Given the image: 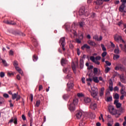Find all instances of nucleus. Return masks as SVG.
Here are the masks:
<instances>
[{"mask_svg":"<svg viewBox=\"0 0 126 126\" xmlns=\"http://www.w3.org/2000/svg\"><path fill=\"white\" fill-rule=\"evenodd\" d=\"M93 73V71L91 70V73L89 74V78H87L86 80L87 81H90V82H92V80L95 82V83H99V80L98 79V77H94L93 79L91 77V74Z\"/></svg>","mask_w":126,"mask_h":126,"instance_id":"2","label":"nucleus"},{"mask_svg":"<svg viewBox=\"0 0 126 126\" xmlns=\"http://www.w3.org/2000/svg\"><path fill=\"white\" fill-rule=\"evenodd\" d=\"M78 103V99L75 98L73 100V103L72 104H73L74 105H76Z\"/></svg>","mask_w":126,"mask_h":126,"instance_id":"29","label":"nucleus"},{"mask_svg":"<svg viewBox=\"0 0 126 126\" xmlns=\"http://www.w3.org/2000/svg\"><path fill=\"white\" fill-rule=\"evenodd\" d=\"M101 47L102 49V51H104V52H106L107 49H106V47H105V45H104V44H101Z\"/></svg>","mask_w":126,"mask_h":126,"instance_id":"41","label":"nucleus"},{"mask_svg":"<svg viewBox=\"0 0 126 126\" xmlns=\"http://www.w3.org/2000/svg\"><path fill=\"white\" fill-rule=\"evenodd\" d=\"M125 44L124 45V50H123V51H124V52H125V53H126V42L125 41Z\"/></svg>","mask_w":126,"mask_h":126,"instance_id":"60","label":"nucleus"},{"mask_svg":"<svg viewBox=\"0 0 126 126\" xmlns=\"http://www.w3.org/2000/svg\"><path fill=\"white\" fill-rule=\"evenodd\" d=\"M33 61V62H36L37 60H38V57H37V55H34L32 57Z\"/></svg>","mask_w":126,"mask_h":126,"instance_id":"36","label":"nucleus"},{"mask_svg":"<svg viewBox=\"0 0 126 126\" xmlns=\"http://www.w3.org/2000/svg\"><path fill=\"white\" fill-rule=\"evenodd\" d=\"M72 68L73 71H74V70H76V67H75V64L73 63V64L72 65Z\"/></svg>","mask_w":126,"mask_h":126,"instance_id":"49","label":"nucleus"},{"mask_svg":"<svg viewBox=\"0 0 126 126\" xmlns=\"http://www.w3.org/2000/svg\"><path fill=\"white\" fill-rule=\"evenodd\" d=\"M105 63L106 65H108V66H110V65H112V63H111L110 62L108 61H105Z\"/></svg>","mask_w":126,"mask_h":126,"instance_id":"43","label":"nucleus"},{"mask_svg":"<svg viewBox=\"0 0 126 126\" xmlns=\"http://www.w3.org/2000/svg\"><path fill=\"white\" fill-rule=\"evenodd\" d=\"M28 117L30 118V120L31 121L30 126H32V113L31 111H30L28 113Z\"/></svg>","mask_w":126,"mask_h":126,"instance_id":"19","label":"nucleus"},{"mask_svg":"<svg viewBox=\"0 0 126 126\" xmlns=\"http://www.w3.org/2000/svg\"><path fill=\"white\" fill-rule=\"evenodd\" d=\"M94 2L96 5H101L103 3V0H96Z\"/></svg>","mask_w":126,"mask_h":126,"instance_id":"16","label":"nucleus"},{"mask_svg":"<svg viewBox=\"0 0 126 126\" xmlns=\"http://www.w3.org/2000/svg\"><path fill=\"white\" fill-rule=\"evenodd\" d=\"M109 86H113V81L112 80V79L110 80Z\"/></svg>","mask_w":126,"mask_h":126,"instance_id":"57","label":"nucleus"},{"mask_svg":"<svg viewBox=\"0 0 126 126\" xmlns=\"http://www.w3.org/2000/svg\"><path fill=\"white\" fill-rule=\"evenodd\" d=\"M21 98V97L20 96V95L18 94V93L12 94V100H15V99H16V101H17L19 100H20Z\"/></svg>","mask_w":126,"mask_h":126,"instance_id":"5","label":"nucleus"},{"mask_svg":"<svg viewBox=\"0 0 126 126\" xmlns=\"http://www.w3.org/2000/svg\"><path fill=\"white\" fill-rule=\"evenodd\" d=\"M0 77L2 78V77H4V73L3 72H1L0 73Z\"/></svg>","mask_w":126,"mask_h":126,"instance_id":"53","label":"nucleus"},{"mask_svg":"<svg viewBox=\"0 0 126 126\" xmlns=\"http://www.w3.org/2000/svg\"><path fill=\"white\" fill-rule=\"evenodd\" d=\"M63 98L64 100H66V99H68V98H69V95H68V94H64L63 96Z\"/></svg>","mask_w":126,"mask_h":126,"instance_id":"34","label":"nucleus"},{"mask_svg":"<svg viewBox=\"0 0 126 126\" xmlns=\"http://www.w3.org/2000/svg\"><path fill=\"white\" fill-rule=\"evenodd\" d=\"M115 110V107L114 106L112 105H109L108 107V111L109 113L111 114V115H115L114 114V112H113Z\"/></svg>","mask_w":126,"mask_h":126,"instance_id":"9","label":"nucleus"},{"mask_svg":"<svg viewBox=\"0 0 126 126\" xmlns=\"http://www.w3.org/2000/svg\"><path fill=\"white\" fill-rule=\"evenodd\" d=\"M80 40H82L83 39V33H82L79 37Z\"/></svg>","mask_w":126,"mask_h":126,"instance_id":"62","label":"nucleus"},{"mask_svg":"<svg viewBox=\"0 0 126 126\" xmlns=\"http://www.w3.org/2000/svg\"><path fill=\"white\" fill-rule=\"evenodd\" d=\"M110 70H111V68L109 67H107L104 70V72L105 73H108V72H109V71H110Z\"/></svg>","mask_w":126,"mask_h":126,"instance_id":"35","label":"nucleus"},{"mask_svg":"<svg viewBox=\"0 0 126 126\" xmlns=\"http://www.w3.org/2000/svg\"><path fill=\"white\" fill-rule=\"evenodd\" d=\"M4 103V98L2 97H0V106L1 104H3Z\"/></svg>","mask_w":126,"mask_h":126,"instance_id":"38","label":"nucleus"},{"mask_svg":"<svg viewBox=\"0 0 126 126\" xmlns=\"http://www.w3.org/2000/svg\"><path fill=\"white\" fill-rule=\"evenodd\" d=\"M118 75H119V74L118 73V72H114L113 73V78H115V77H116V76H118Z\"/></svg>","mask_w":126,"mask_h":126,"instance_id":"47","label":"nucleus"},{"mask_svg":"<svg viewBox=\"0 0 126 126\" xmlns=\"http://www.w3.org/2000/svg\"><path fill=\"white\" fill-rule=\"evenodd\" d=\"M40 104H41V101L37 100L36 101V104H35V107H39L40 105Z\"/></svg>","mask_w":126,"mask_h":126,"instance_id":"42","label":"nucleus"},{"mask_svg":"<svg viewBox=\"0 0 126 126\" xmlns=\"http://www.w3.org/2000/svg\"><path fill=\"white\" fill-rule=\"evenodd\" d=\"M3 96L4 98H8V97H9V95H8L7 94H4Z\"/></svg>","mask_w":126,"mask_h":126,"instance_id":"55","label":"nucleus"},{"mask_svg":"<svg viewBox=\"0 0 126 126\" xmlns=\"http://www.w3.org/2000/svg\"><path fill=\"white\" fill-rule=\"evenodd\" d=\"M93 39H94L95 41H102V39H103V37L102 36V35H100L99 38V36H98V35H95L94 36Z\"/></svg>","mask_w":126,"mask_h":126,"instance_id":"13","label":"nucleus"},{"mask_svg":"<svg viewBox=\"0 0 126 126\" xmlns=\"http://www.w3.org/2000/svg\"><path fill=\"white\" fill-rule=\"evenodd\" d=\"M16 70L19 72V73H20V74H21L22 76H23V72H22V70H21V68H17V69H16Z\"/></svg>","mask_w":126,"mask_h":126,"instance_id":"28","label":"nucleus"},{"mask_svg":"<svg viewBox=\"0 0 126 126\" xmlns=\"http://www.w3.org/2000/svg\"><path fill=\"white\" fill-rule=\"evenodd\" d=\"M67 88L66 89V91H70L71 89H73V86H74V85L73 83H68L67 84Z\"/></svg>","mask_w":126,"mask_h":126,"instance_id":"6","label":"nucleus"},{"mask_svg":"<svg viewBox=\"0 0 126 126\" xmlns=\"http://www.w3.org/2000/svg\"><path fill=\"white\" fill-rule=\"evenodd\" d=\"M79 15L80 16H88L89 15V12L85 10V7H82L79 10Z\"/></svg>","mask_w":126,"mask_h":126,"instance_id":"1","label":"nucleus"},{"mask_svg":"<svg viewBox=\"0 0 126 126\" xmlns=\"http://www.w3.org/2000/svg\"><path fill=\"white\" fill-rule=\"evenodd\" d=\"M121 2H122L124 5H126V0H121Z\"/></svg>","mask_w":126,"mask_h":126,"instance_id":"63","label":"nucleus"},{"mask_svg":"<svg viewBox=\"0 0 126 126\" xmlns=\"http://www.w3.org/2000/svg\"><path fill=\"white\" fill-rule=\"evenodd\" d=\"M32 41L33 42V45L35 47H37L38 46V41H37V39L33 38L32 39Z\"/></svg>","mask_w":126,"mask_h":126,"instance_id":"27","label":"nucleus"},{"mask_svg":"<svg viewBox=\"0 0 126 126\" xmlns=\"http://www.w3.org/2000/svg\"><path fill=\"white\" fill-rule=\"evenodd\" d=\"M115 70H120V64L118 65V66H116L115 67Z\"/></svg>","mask_w":126,"mask_h":126,"instance_id":"51","label":"nucleus"},{"mask_svg":"<svg viewBox=\"0 0 126 126\" xmlns=\"http://www.w3.org/2000/svg\"><path fill=\"white\" fill-rule=\"evenodd\" d=\"M114 105H116L117 109H120L122 107V104L119 102V100H115L114 102Z\"/></svg>","mask_w":126,"mask_h":126,"instance_id":"8","label":"nucleus"},{"mask_svg":"<svg viewBox=\"0 0 126 126\" xmlns=\"http://www.w3.org/2000/svg\"><path fill=\"white\" fill-rule=\"evenodd\" d=\"M113 123H114V121H110L108 123H107L108 126H113Z\"/></svg>","mask_w":126,"mask_h":126,"instance_id":"48","label":"nucleus"},{"mask_svg":"<svg viewBox=\"0 0 126 126\" xmlns=\"http://www.w3.org/2000/svg\"><path fill=\"white\" fill-rule=\"evenodd\" d=\"M84 101L86 103H90L91 102V98L88 97H85Z\"/></svg>","mask_w":126,"mask_h":126,"instance_id":"22","label":"nucleus"},{"mask_svg":"<svg viewBox=\"0 0 126 126\" xmlns=\"http://www.w3.org/2000/svg\"><path fill=\"white\" fill-rule=\"evenodd\" d=\"M91 109H93V110H95L96 108H97V104H96V103L91 104Z\"/></svg>","mask_w":126,"mask_h":126,"instance_id":"26","label":"nucleus"},{"mask_svg":"<svg viewBox=\"0 0 126 126\" xmlns=\"http://www.w3.org/2000/svg\"><path fill=\"white\" fill-rule=\"evenodd\" d=\"M65 28L67 30H70V26H67L66 25H65Z\"/></svg>","mask_w":126,"mask_h":126,"instance_id":"52","label":"nucleus"},{"mask_svg":"<svg viewBox=\"0 0 126 126\" xmlns=\"http://www.w3.org/2000/svg\"><path fill=\"white\" fill-rule=\"evenodd\" d=\"M69 110H70L71 112H73V111H75V105H74L73 103H71L69 105Z\"/></svg>","mask_w":126,"mask_h":126,"instance_id":"11","label":"nucleus"},{"mask_svg":"<svg viewBox=\"0 0 126 126\" xmlns=\"http://www.w3.org/2000/svg\"><path fill=\"white\" fill-rule=\"evenodd\" d=\"M7 75L8 76H13L14 75V74H13L12 72H8Z\"/></svg>","mask_w":126,"mask_h":126,"instance_id":"45","label":"nucleus"},{"mask_svg":"<svg viewBox=\"0 0 126 126\" xmlns=\"http://www.w3.org/2000/svg\"><path fill=\"white\" fill-rule=\"evenodd\" d=\"M88 43L90 45V46H96V43L92 40H89L88 41Z\"/></svg>","mask_w":126,"mask_h":126,"instance_id":"23","label":"nucleus"},{"mask_svg":"<svg viewBox=\"0 0 126 126\" xmlns=\"http://www.w3.org/2000/svg\"><path fill=\"white\" fill-rule=\"evenodd\" d=\"M94 75H96L98 73V68L95 67L94 68Z\"/></svg>","mask_w":126,"mask_h":126,"instance_id":"39","label":"nucleus"},{"mask_svg":"<svg viewBox=\"0 0 126 126\" xmlns=\"http://www.w3.org/2000/svg\"><path fill=\"white\" fill-rule=\"evenodd\" d=\"M38 88L39 91H41V90H43V86H42V85H40L38 87Z\"/></svg>","mask_w":126,"mask_h":126,"instance_id":"56","label":"nucleus"},{"mask_svg":"<svg viewBox=\"0 0 126 126\" xmlns=\"http://www.w3.org/2000/svg\"><path fill=\"white\" fill-rule=\"evenodd\" d=\"M77 54L78 56H80L81 52H80V50L79 49V48L77 49Z\"/></svg>","mask_w":126,"mask_h":126,"instance_id":"50","label":"nucleus"},{"mask_svg":"<svg viewBox=\"0 0 126 126\" xmlns=\"http://www.w3.org/2000/svg\"><path fill=\"white\" fill-rule=\"evenodd\" d=\"M126 9V5L124 4V3H122L121 5L119 7V11L120 12H123L124 10H125Z\"/></svg>","mask_w":126,"mask_h":126,"instance_id":"12","label":"nucleus"},{"mask_svg":"<svg viewBox=\"0 0 126 126\" xmlns=\"http://www.w3.org/2000/svg\"><path fill=\"white\" fill-rule=\"evenodd\" d=\"M104 91H105V88H101L100 91H99V96L100 97H102L104 95Z\"/></svg>","mask_w":126,"mask_h":126,"instance_id":"21","label":"nucleus"},{"mask_svg":"<svg viewBox=\"0 0 126 126\" xmlns=\"http://www.w3.org/2000/svg\"><path fill=\"white\" fill-rule=\"evenodd\" d=\"M102 58H105V56H107V52L105 51L101 54Z\"/></svg>","mask_w":126,"mask_h":126,"instance_id":"46","label":"nucleus"},{"mask_svg":"<svg viewBox=\"0 0 126 126\" xmlns=\"http://www.w3.org/2000/svg\"><path fill=\"white\" fill-rule=\"evenodd\" d=\"M15 125H17V118L15 117L14 119L13 118H12L10 121H9V123H13Z\"/></svg>","mask_w":126,"mask_h":126,"instance_id":"15","label":"nucleus"},{"mask_svg":"<svg viewBox=\"0 0 126 126\" xmlns=\"http://www.w3.org/2000/svg\"><path fill=\"white\" fill-rule=\"evenodd\" d=\"M121 94L122 95H124V96H126V92L124 91V89L123 88L121 89Z\"/></svg>","mask_w":126,"mask_h":126,"instance_id":"31","label":"nucleus"},{"mask_svg":"<svg viewBox=\"0 0 126 126\" xmlns=\"http://www.w3.org/2000/svg\"><path fill=\"white\" fill-rule=\"evenodd\" d=\"M63 71L65 73V72H67V68L64 67L63 68Z\"/></svg>","mask_w":126,"mask_h":126,"instance_id":"64","label":"nucleus"},{"mask_svg":"<svg viewBox=\"0 0 126 126\" xmlns=\"http://www.w3.org/2000/svg\"><path fill=\"white\" fill-rule=\"evenodd\" d=\"M59 43L61 44L63 51H65V48H64L65 45V37H62L59 41Z\"/></svg>","mask_w":126,"mask_h":126,"instance_id":"4","label":"nucleus"},{"mask_svg":"<svg viewBox=\"0 0 126 126\" xmlns=\"http://www.w3.org/2000/svg\"><path fill=\"white\" fill-rule=\"evenodd\" d=\"M4 22L6 23V24H9L10 25H15V24H16V23L12 21H11L10 22L8 21H4Z\"/></svg>","mask_w":126,"mask_h":126,"instance_id":"18","label":"nucleus"},{"mask_svg":"<svg viewBox=\"0 0 126 126\" xmlns=\"http://www.w3.org/2000/svg\"><path fill=\"white\" fill-rule=\"evenodd\" d=\"M1 61L3 65H4V66H7V63H6V61H5V60H4L3 59H1Z\"/></svg>","mask_w":126,"mask_h":126,"instance_id":"40","label":"nucleus"},{"mask_svg":"<svg viewBox=\"0 0 126 126\" xmlns=\"http://www.w3.org/2000/svg\"><path fill=\"white\" fill-rule=\"evenodd\" d=\"M91 90L92 92H90L91 95L93 98H95L96 96H98V94L99 92L98 91V89L95 87H91Z\"/></svg>","mask_w":126,"mask_h":126,"instance_id":"3","label":"nucleus"},{"mask_svg":"<svg viewBox=\"0 0 126 126\" xmlns=\"http://www.w3.org/2000/svg\"><path fill=\"white\" fill-rule=\"evenodd\" d=\"M77 96H78V97H83V94H80V93H78Z\"/></svg>","mask_w":126,"mask_h":126,"instance_id":"61","label":"nucleus"},{"mask_svg":"<svg viewBox=\"0 0 126 126\" xmlns=\"http://www.w3.org/2000/svg\"><path fill=\"white\" fill-rule=\"evenodd\" d=\"M120 98V95L119 94L116 93L115 94L114 96V99H116V100H118Z\"/></svg>","mask_w":126,"mask_h":126,"instance_id":"33","label":"nucleus"},{"mask_svg":"<svg viewBox=\"0 0 126 126\" xmlns=\"http://www.w3.org/2000/svg\"><path fill=\"white\" fill-rule=\"evenodd\" d=\"M95 60L96 61H100L101 60V57L100 56H97L95 57Z\"/></svg>","mask_w":126,"mask_h":126,"instance_id":"58","label":"nucleus"},{"mask_svg":"<svg viewBox=\"0 0 126 126\" xmlns=\"http://www.w3.org/2000/svg\"><path fill=\"white\" fill-rule=\"evenodd\" d=\"M76 43H78V44H80L81 43V40H80L78 38H76Z\"/></svg>","mask_w":126,"mask_h":126,"instance_id":"54","label":"nucleus"},{"mask_svg":"<svg viewBox=\"0 0 126 126\" xmlns=\"http://www.w3.org/2000/svg\"><path fill=\"white\" fill-rule=\"evenodd\" d=\"M13 65L15 67V68H16V69H17V68H19V67L18 66V63L16 61H14Z\"/></svg>","mask_w":126,"mask_h":126,"instance_id":"25","label":"nucleus"},{"mask_svg":"<svg viewBox=\"0 0 126 126\" xmlns=\"http://www.w3.org/2000/svg\"><path fill=\"white\" fill-rule=\"evenodd\" d=\"M112 101H113V97L112 96L107 97L106 102H112Z\"/></svg>","mask_w":126,"mask_h":126,"instance_id":"32","label":"nucleus"},{"mask_svg":"<svg viewBox=\"0 0 126 126\" xmlns=\"http://www.w3.org/2000/svg\"><path fill=\"white\" fill-rule=\"evenodd\" d=\"M84 61L83 59H80V67L81 69H82L83 68L84 66Z\"/></svg>","mask_w":126,"mask_h":126,"instance_id":"17","label":"nucleus"},{"mask_svg":"<svg viewBox=\"0 0 126 126\" xmlns=\"http://www.w3.org/2000/svg\"><path fill=\"white\" fill-rule=\"evenodd\" d=\"M76 116L77 119H80L81 118V117H82V112H78L76 113Z\"/></svg>","mask_w":126,"mask_h":126,"instance_id":"20","label":"nucleus"},{"mask_svg":"<svg viewBox=\"0 0 126 126\" xmlns=\"http://www.w3.org/2000/svg\"><path fill=\"white\" fill-rule=\"evenodd\" d=\"M61 63L62 66H64V65L67 64V60L64 58H62L61 60Z\"/></svg>","mask_w":126,"mask_h":126,"instance_id":"10","label":"nucleus"},{"mask_svg":"<svg viewBox=\"0 0 126 126\" xmlns=\"http://www.w3.org/2000/svg\"><path fill=\"white\" fill-rule=\"evenodd\" d=\"M114 60H118V59H120V55H114Z\"/></svg>","mask_w":126,"mask_h":126,"instance_id":"44","label":"nucleus"},{"mask_svg":"<svg viewBox=\"0 0 126 126\" xmlns=\"http://www.w3.org/2000/svg\"><path fill=\"white\" fill-rule=\"evenodd\" d=\"M81 49L84 51V50H85V49H87V50H90L91 47L88 44H84L83 46H81Z\"/></svg>","mask_w":126,"mask_h":126,"instance_id":"14","label":"nucleus"},{"mask_svg":"<svg viewBox=\"0 0 126 126\" xmlns=\"http://www.w3.org/2000/svg\"><path fill=\"white\" fill-rule=\"evenodd\" d=\"M120 68L121 71H125L126 70V67H125L124 65L122 64H120Z\"/></svg>","mask_w":126,"mask_h":126,"instance_id":"24","label":"nucleus"},{"mask_svg":"<svg viewBox=\"0 0 126 126\" xmlns=\"http://www.w3.org/2000/svg\"><path fill=\"white\" fill-rule=\"evenodd\" d=\"M90 59L91 61H92V62H93V63H95L96 61H95V58L94 56H91Z\"/></svg>","mask_w":126,"mask_h":126,"instance_id":"37","label":"nucleus"},{"mask_svg":"<svg viewBox=\"0 0 126 126\" xmlns=\"http://www.w3.org/2000/svg\"><path fill=\"white\" fill-rule=\"evenodd\" d=\"M9 54L10 56H13V51L12 50H10V51L9 52Z\"/></svg>","mask_w":126,"mask_h":126,"instance_id":"59","label":"nucleus"},{"mask_svg":"<svg viewBox=\"0 0 126 126\" xmlns=\"http://www.w3.org/2000/svg\"><path fill=\"white\" fill-rule=\"evenodd\" d=\"M114 53L115 54H120V49H119V47H117L114 50Z\"/></svg>","mask_w":126,"mask_h":126,"instance_id":"30","label":"nucleus"},{"mask_svg":"<svg viewBox=\"0 0 126 126\" xmlns=\"http://www.w3.org/2000/svg\"><path fill=\"white\" fill-rule=\"evenodd\" d=\"M114 38L115 41H116V42H118V41L120 40L121 41H122V43L123 44H126V41H125V40H124V39H123V38L122 37V36H119L117 37L116 36H114Z\"/></svg>","mask_w":126,"mask_h":126,"instance_id":"7","label":"nucleus"}]
</instances>
